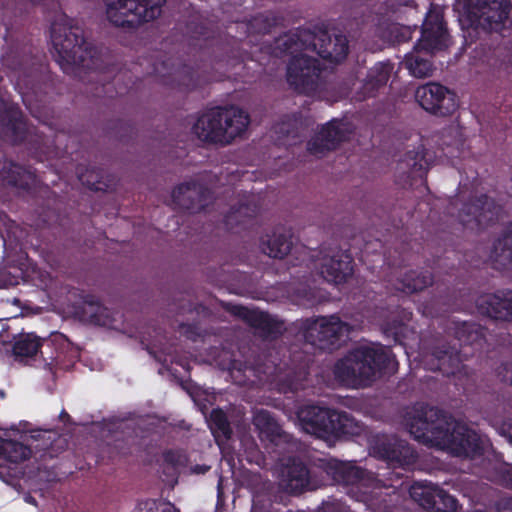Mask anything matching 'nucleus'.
I'll list each match as a JSON object with an SVG mask.
<instances>
[{
	"instance_id": "8fccbe9b",
	"label": "nucleus",
	"mask_w": 512,
	"mask_h": 512,
	"mask_svg": "<svg viewBox=\"0 0 512 512\" xmlns=\"http://www.w3.org/2000/svg\"><path fill=\"white\" fill-rule=\"evenodd\" d=\"M438 304H446V298L442 295L433 298L431 301L432 308Z\"/></svg>"
},
{
	"instance_id": "052dcab7",
	"label": "nucleus",
	"mask_w": 512,
	"mask_h": 512,
	"mask_svg": "<svg viewBox=\"0 0 512 512\" xmlns=\"http://www.w3.org/2000/svg\"><path fill=\"white\" fill-rule=\"evenodd\" d=\"M474 512H487V511H484V510H476Z\"/></svg>"
},
{
	"instance_id": "58836bf2",
	"label": "nucleus",
	"mask_w": 512,
	"mask_h": 512,
	"mask_svg": "<svg viewBox=\"0 0 512 512\" xmlns=\"http://www.w3.org/2000/svg\"><path fill=\"white\" fill-rule=\"evenodd\" d=\"M303 126L301 113L286 114L275 124L274 131L285 137L297 138Z\"/></svg>"
},
{
	"instance_id": "6e6d98bb",
	"label": "nucleus",
	"mask_w": 512,
	"mask_h": 512,
	"mask_svg": "<svg viewBox=\"0 0 512 512\" xmlns=\"http://www.w3.org/2000/svg\"><path fill=\"white\" fill-rule=\"evenodd\" d=\"M247 380H249V379L247 378V379H244V380H239L238 383L239 384H246Z\"/></svg>"
},
{
	"instance_id": "7c9ffc66",
	"label": "nucleus",
	"mask_w": 512,
	"mask_h": 512,
	"mask_svg": "<svg viewBox=\"0 0 512 512\" xmlns=\"http://www.w3.org/2000/svg\"><path fill=\"white\" fill-rule=\"evenodd\" d=\"M287 489L300 494L311 488L310 471L306 464L296 458H290L283 471Z\"/></svg>"
},
{
	"instance_id": "ddd939ff",
	"label": "nucleus",
	"mask_w": 512,
	"mask_h": 512,
	"mask_svg": "<svg viewBox=\"0 0 512 512\" xmlns=\"http://www.w3.org/2000/svg\"><path fill=\"white\" fill-rule=\"evenodd\" d=\"M462 198L459 195L450 204L458 209L457 218L466 229L480 231L498 220L502 207L492 197L480 194L465 201Z\"/></svg>"
},
{
	"instance_id": "4468645a",
	"label": "nucleus",
	"mask_w": 512,
	"mask_h": 512,
	"mask_svg": "<svg viewBox=\"0 0 512 512\" xmlns=\"http://www.w3.org/2000/svg\"><path fill=\"white\" fill-rule=\"evenodd\" d=\"M187 32L190 37L196 41H202L203 43L197 44L202 50L203 54H206L204 50H212L213 59L216 64L225 62L226 65H236L243 62V57L235 46L238 42L235 38L231 42L224 43L223 41L216 39L213 36V32L205 26L202 22L190 21L187 24Z\"/></svg>"
},
{
	"instance_id": "9d476101",
	"label": "nucleus",
	"mask_w": 512,
	"mask_h": 512,
	"mask_svg": "<svg viewBox=\"0 0 512 512\" xmlns=\"http://www.w3.org/2000/svg\"><path fill=\"white\" fill-rule=\"evenodd\" d=\"M353 327L337 315L306 319L301 326L304 346L333 351L347 342Z\"/></svg>"
},
{
	"instance_id": "c03bdc74",
	"label": "nucleus",
	"mask_w": 512,
	"mask_h": 512,
	"mask_svg": "<svg viewBox=\"0 0 512 512\" xmlns=\"http://www.w3.org/2000/svg\"><path fill=\"white\" fill-rule=\"evenodd\" d=\"M497 476L500 483L508 488L512 489V465L504 464L497 470Z\"/></svg>"
},
{
	"instance_id": "7ed1b4c3",
	"label": "nucleus",
	"mask_w": 512,
	"mask_h": 512,
	"mask_svg": "<svg viewBox=\"0 0 512 512\" xmlns=\"http://www.w3.org/2000/svg\"><path fill=\"white\" fill-rule=\"evenodd\" d=\"M314 355L298 344L273 345L264 349L252 362L246 361L237 369L253 375L259 382L277 384L284 392H296L310 374Z\"/></svg>"
},
{
	"instance_id": "09e8293b",
	"label": "nucleus",
	"mask_w": 512,
	"mask_h": 512,
	"mask_svg": "<svg viewBox=\"0 0 512 512\" xmlns=\"http://www.w3.org/2000/svg\"><path fill=\"white\" fill-rule=\"evenodd\" d=\"M499 512H512V497L504 498L501 501Z\"/></svg>"
},
{
	"instance_id": "2eb2a0df",
	"label": "nucleus",
	"mask_w": 512,
	"mask_h": 512,
	"mask_svg": "<svg viewBox=\"0 0 512 512\" xmlns=\"http://www.w3.org/2000/svg\"><path fill=\"white\" fill-rule=\"evenodd\" d=\"M2 64L13 73L18 85L23 83L26 87L33 85L44 68L42 56L26 46L9 48L2 56Z\"/></svg>"
},
{
	"instance_id": "423d86ee",
	"label": "nucleus",
	"mask_w": 512,
	"mask_h": 512,
	"mask_svg": "<svg viewBox=\"0 0 512 512\" xmlns=\"http://www.w3.org/2000/svg\"><path fill=\"white\" fill-rule=\"evenodd\" d=\"M50 37L64 71L67 67L97 68L96 48L85 39L83 29L73 25L71 19L64 16L52 22Z\"/></svg>"
},
{
	"instance_id": "412c9836",
	"label": "nucleus",
	"mask_w": 512,
	"mask_h": 512,
	"mask_svg": "<svg viewBox=\"0 0 512 512\" xmlns=\"http://www.w3.org/2000/svg\"><path fill=\"white\" fill-rule=\"evenodd\" d=\"M171 197L176 208L188 213H198L211 201L212 191L197 181H190L174 188Z\"/></svg>"
},
{
	"instance_id": "0eeeda50",
	"label": "nucleus",
	"mask_w": 512,
	"mask_h": 512,
	"mask_svg": "<svg viewBox=\"0 0 512 512\" xmlns=\"http://www.w3.org/2000/svg\"><path fill=\"white\" fill-rule=\"evenodd\" d=\"M249 123L250 117L243 109L217 106L202 113L192 131L203 142L227 145L241 136Z\"/></svg>"
},
{
	"instance_id": "de8ad7c7",
	"label": "nucleus",
	"mask_w": 512,
	"mask_h": 512,
	"mask_svg": "<svg viewBox=\"0 0 512 512\" xmlns=\"http://www.w3.org/2000/svg\"><path fill=\"white\" fill-rule=\"evenodd\" d=\"M501 433L512 444V420L511 419L502 424Z\"/></svg>"
},
{
	"instance_id": "37998d69",
	"label": "nucleus",
	"mask_w": 512,
	"mask_h": 512,
	"mask_svg": "<svg viewBox=\"0 0 512 512\" xmlns=\"http://www.w3.org/2000/svg\"><path fill=\"white\" fill-rule=\"evenodd\" d=\"M163 461L172 468L180 467L184 464L182 453L173 449H168L163 452Z\"/></svg>"
},
{
	"instance_id": "4d7b16f0",
	"label": "nucleus",
	"mask_w": 512,
	"mask_h": 512,
	"mask_svg": "<svg viewBox=\"0 0 512 512\" xmlns=\"http://www.w3.org/2000/svg\"><path fill=\"white\" fill-rule=\"evenodd\" d=\"M235 369H236V362H233V363H232V371H234ZM233 373H234V372H232V374H233Z\"/></svg>"
},
{
	"instance_id": "b1692460",
	"label": "nucleus",
	"mask_w": 512,
	"mask_h": 512,
	"mask_svg": "<svg viewBox=\"0 0 512 512\" xmlns=\"http://www.w3.org/2000/svg\"><path fill=\"white\" fill-rule=\"evenodd\" d=\"M477 309L482 314L496 321H512V290H498L477 299Z\"/></svg>"
},
{
	"instance_id": "13d9d810",
	"label": "nucleus",
	"mask_w": 512,
	"mask_h": 512,
	"mask_svg": "<svg viewBox=\"0 0 512 512\" xmlns=\"http://www.w3.org/2000/svg\"><path fill=\"white\" fill-rule=\"evenodd\" d=\"M29 499H30V500H28V502H30V503H35V500H34L32 497H30Z\"/></svg>"
},
{
	"instance_id": "5fc2aeb1",
	"label": "nucleus",
	"mask_w": 512,
	"mask_h": 512,
	"mask_svg": "<svg viewBox=\"0 0 512 512\" xmlns=\"http://www.w3.org/2000/svg\"><path fill=\"white\" fill-rule=\"evenodd\" d=\"M395 476H396V482H399V484L401 485L402 484L401 477H399L398 473H395Z\"/></svg>"
},
{
	"instance_id": "e433bc0d",
	"label": "nucleus",
	"mask_w": 512,
	"mask_h": 512,
	"mask_svg": "<svg viewBox=\"0 0 512 512\" xmlns=\"http://www.w3.org/2000/svg\"><path fill=\"white\" fill-rule=\"evenodd\" d=\"M208 424L217 444L224 443L231 439L233 430L227 414L221 408L212 409Z\"/></svg>"
},
{
	"instance_id": "a878e982",
	"label": "nucleus",
	"mask_w": 512,
	"mask_h": 512,
	"mask_svg": "<svg viewBox=\"0 0 512 512\" xmlns=\"http://www.w3.org/2000/svg\"><path fill=\"white\" fill-rule=\"evenodd\" d=\"M327 282L341 284L348 280L354 272V260L348 250L323 258L320 269Z\"/></svg>"
},
{
	"instance_id": "f3484780",
	"label": "nucleus",
	"mask_w": 512,
	"mask_h": 512,
	"mask_svg": "<svg viewBox=\"0 0 512 512\" xmlns=\"http://www.w3.org/2000/svg\"><path fill=\"white\" fill-rule=\"evenodd\" d=\"M372 454L394 468L408 469L417 459L413 447L395 435L377 437L371 447Z\"/></svg>"
},
{
	"instance_id": "c85d7f7f",
	"label": "nucleus",
	"mask_w": 512,
	"mask_h": 512,
	"mask_svg": "<svg viewBox=\"0 0 512 512\" xmlns=\"http://www.w3.org/2000/svg\"><path fill=\"white\" fill-rule=\"evenodd\" d=\"M327 473L333 480L346 486H358L371 480V474L351 462L333 460L327 464Z\"/></svg>"
},
{
	"instance_id": "72a5a7b5",
	"label": "nucleus",
	"mask_w": 512,
	"mask_h": 512,
	"mask_svg": "<svg viewBox=\"0 0 512 512\" xmlns=\"http://www.w3.org/2000/svg\"><path fill=\"white\" fill-rule=\"evenodd\" d=\"M31 454L32 450L29 446L16 440L0 438V469L7 467L8 464L24 462L30 458Z\"/></svg>"
},
{
	"instance_id": "9b49d317",
	"label": "nucleus",
	"mask_w": 512,
	"mask_h": 512,
	"mask_svg": "<svg viewBox=\"0 0 512 512\" xmlns=\"http://www.w3.org/2000/svg\"><path fill=\"white\" fill-rule=\"evenodd\" d=\"M106 17L115 27L134 31L156 19L166 0H103Z\"/></svg>"
},
{
	"instance_id": "f8f14e48",
	"label": "nucleus",
	"mask_w": 512,
	"mask_h": 512,
	"mask_svg": "<svg viewBox=\"0 0 512 512\" xmlns=\"http://www.w3.org/2000/svg\"><path fill=\"white\" fill-rule=\"evenodd\" d=\"M457 5L470 25L505 36L510 22V0H458Z\"/></svg>"
},
{
	"instance_id": "c756f323",
	"label": "nucleus",
	"mask_w": 512,
	"mask_h": 512,
	"mask_svg": "<svg viewBox=\"0 0 512 512\" xmlns=\"http://www.w3.org/2000/svg\"><path fill=\"white\" fill-rule=\"evenodd\" d=\"M394 64L390 61L376 63L367 73L366 79L361 88V96L363 99L375 97L377 92L386 86Z\"/></svg>"
},
{
	"instance_id": "473e14b6",
	"label": "nucleus",
	"mask_w": 512,
	"mask_h": 512,
	"mask_svg": "<svg viewBox=\"0 0 512 512\" xmlns=\"http://www.w3.org/2000/svg\"><path fill=\"white\" fill-rule=\"evenodd\" d=\"M260 246L269 257L283 259L292 249V236L286 232L275 230L271 235L267 234L265 237H261Z\"/></svg>"
},
{
	"instance_id": "a211bd4d",
	"label": "nucleus",
	"mask_w": 512,
	"mask_h": 512,
	"mask_svg": "<svg viewBox=\"0 0 512 512\" xmlns=\"http://www.w3.org/2000/svg\"><path fill=\"white\" fill-rule=\"evenodd\" d=\"M224 308L231 315L241 319L247 325L258 330L264 338H277L284 329L283 322L271 316L268 312L250 309L240 304L227 303Z\"/></svg>"
},
{
	"instance_id": "bb28decb",
	"label": "nucleus",
	"mask_w": 512,
	"mask_h": 512,
	"mask_svg": "<svg viewBox=\"0 0 512 512\" xmlns=\"http://www.w3.org/2000/svg\"><path fill=\"white\" fill-rule=\"evenodd\" d=\"M259 210L260 207L253 197H245L224 216V225L233 233L246 230L253 225Z\"/></svg>"
},
{
	"instance_id": "aec40b11",
	"label": "nucleus",
	"mask_w": 512,
	"mask_h": 512,
	"mask_svg": "<svg viewBox=\"0 0 512 512\" xmlns=\"http://www.w3.org/2000/svg\"><path fill=\"white\" fill-rule=\"evenodd\" d=\"M411 498L423 509L432 512H457L458 500L438 486L415 483L409 490Z\"/></svg>"
},
{
	"instance_id": "f704fd0d",
	"label": "nucleus",
	"mask_w": 512,
	"mask_h": 512,
	"mask_svg": "<svg viewBox=\"0 0 512 512\" xmlns=\"http://www.w3.org/2000/svg\"><path fill=\"white\" fill-rule=\"evenodd\" d=\"M0 176L9 186L22 189L29 186V172L12 160L0 161Z\"/></svg>"
},
{
	"instance_id": "20e7f679",
	"label": "nucleus",
	"mask_w": 512,
	"mask_h": 512,
	"mask_svg": "<svg viewBox=\"0 0 512 512\" xmlns=\"http://www.w3.org/2000/svg\"><path fill=\"white\" fill-rule=\"evenodd\" d=\"M397 366L390 348L359 346L334 364L333 375L341 384L358 388L370 385L377 374L394 372Z\"/></svg>"
},
{
	"instance_id": "bf43d9fd",
	"label": "nucleus",
	"mask_w": 512,
	"mask_h": 512,
	"mask_svg": "<svg viewBox=\"0 0 512 512\" xmlns=\"http://www.w3.org/2000/svg\"><path fill=\"white\" fill-rule=\"evenodd\" d=\"M436 313H434L433 311L430 312V315L431 317H434Z\"/></svg>"
},
{
	"instance_id": "6e6552de",
	"label": "nucleus",
	"mask_w": 512,
	"mask_h": 512,
	"mask_svg": "<svg viewBox=\"0 0 512 512\" xmlns=\"http://www.w3.org/2000/svg\"><path fill=\"white\" fill-rule=\"evenodd\" d=\"M296 417L301 429L317 438H339L359 433L355 419L347 412L314 404L300 406Z\"/></svg>"
},
{
	"instance_id": "a18cd8bd",
	"label": "nucleus",
	"mask_w": 512,
	"mask_h": 512,
	"mask_svg": "<svg viewBox=\"0 0 512 512\" xmlns=\"http://www.w3.org/2000/svg\"><path fill=\"white\" fill-rule=\"evenodd\" d=\"M158 507L154 500H145L137 504L132 512H157Z\"/></svg>"
},
{
	"instance_id": "f03ea898",
	"label": "nucleus",
	"mask_w": 512,
	"mask_h": 512,
	"mask_svg": "<svg viewBox=\"0 0 512 512\" xmlns=\"http://www.w3.org/2000/svg\"><path fill=\"white\" fill-rule=\"evenodd\" d=\"M407 427L418 442L452 456L474 459L484 453L482 439L475 430L455 421L437 407L418 405L408 417Z\"/></svg>"
},
{
	"instance_id": "cd10ccee",
	"label": "nucleus",
	"mask_w": 512,
	"mask_h": 512,
	"mask_svg": "<svg viewBox=\"0 0 512 512\" xmlns=\"http://www.w3.org/2000/svg\"><path fill=\"white\" fill-rule=\"evenodd\" d=\"M154 73L162 78V82L177 88L180 91H191L203 84L209 82L211 77L200 75L198 70L187 65L182 66L173 73L161 74L157 66L154 67Z\"/></svg>"
},
{
	"instance_id": "1a4fd4ad",
	"label": "nucleus",
	"mask_w": 512,
	"mask_h": 512,
	"mask_svg": "<svg viewBox=\"0 0 512 512\" xmlns=\"http://www.w3.org/2000/svg\"><path fill=\"white\" fill-rule=\"evenodd\" d=\"M448 46L449 34L443 16L429 10L422 24L421 37L414 46L417 55H408L405 60L410 73L417 78L429 76L432 73L433 65L429 59L418 55V53L425 52L431 55Z\"/></svg>"
},
{
	"instance_id": "a19ab883",
	"label": "nucleus",
	"mask_w": 512,
	"mask_h": 512,
	"mask_svg": "<svg viewBox=\"0 0 512 512\" xmlns=\"http://www.w3.org/2000/svg\"><path fill=\"white\" fill-rule=\"evenodd\" d=\"M91 308H93L95 311H93L89 314L90 322L95 325H98V326L107 325V323H108L107 309L99 304H97V305L91 304Z\"/></svg>"
},
{
	"instance_id": "4c0bfd02",
	"label": "nucleus",
	"mask_w": 512,
	"mask_h": 512,
	"mask_svg": "<svg viewBox=\"0 0 512 512\" xmlns=\"http://www.w3.org/2000/svg\"><path fill=\"white\" fill-rule=\"evenodd\" d=\"M490 257L503 267L512 264V222L504 235L494 242Z\"/></svg>"
},
{
	"instance_id": "3c124183",
	"label": "nucleus",
	"mask_w": 512,
	"mask_h": 512,
	"mask_svg": "<svg viewBox=\"0 0 512 512\" xmlns=\"http://www.w3.org/2000/svg\"><path fill=\"white\" fill-rule=\"evenodd\" d=\"M198 308H202V305L194 304L191 302H189L187 308H185L184 306H181V309L183 311H189V312L194 311V310H196L198 312Z\"/></svg>"
},
{
	"instance_id": "5701e85b",
	"label": "nucleus",
	"mask_w": 512,
	"mask_h": 512,
	"mask_svg": "<svg viewBox=\"0 0 512 512\" xmlns=\"http://www.w3.org/2000/svg\"><path fill=\"white\" fill-rule=\"evenodd\" d=\"M351 130L342 121L333 119L322 126L315 139L308 142V149L313 154L335 150L342 142L349 140Z\"/></svg>"
},
{
	"instance_id": "ea45409f",
	"label": "nucleus",
	"mask_w": 512,
	"mask_h": 512,
	"mask_svg": "<svg viewBox=\"0 0 512 512\" xmlns=\"http://www.w3.org/2000/svg\"><path fill=\"white\" fill-rule=\"evenodd\" d=\"M40 347V338L33 334H26L14 342L13 353L20 357H32L37 354Z\"/></svg>"
},
{
	"instance_id": "4be33fe9",
	"label": "nucleus",
	"mask_w": 512,
	"mask_h": 512,
	"mask_svg": "<svg viewBox=\"0 0 512 512\" xmlns=\"http://www.w3.org/2000/svg\"><path fill=\"white\" fill-rule=\"evenodd\" d=\"M253 424L262 442H267L276 448L281 447L282 451H285L286 446H290L294 442L293 436L285 432L267 410L257 411L253 417Z\"/></svg>"
},
{
	"instance_id": "2f4dec72",
	"label": "nucleus",
	"mask_w": 512,
	"mask_h": 512,
	"mask_svg": "<svg viewBox=\"0 0 512 512\" xmlns=\"http://www.w3.org/2000/svg\"><path fill=\"white\" fill-rule=\"evenodd\" d=\"M77 174L80 182L92 191L107 192L114 189V176L107 174L102 168L91 166L84 169L79 165Z\"/></svg>"
},
{
	"instance_id": "f257e3e1",
	"label": "nucleus",
	"mask_w": 512,
	"mask_h": 512,
	"mask_svg": "<svg viewBox=\"0 0 512 512\" xmlns=\"http://www.w3.org/2000/svg\"><path fill=\"white\" fill-rule=\"evenodd\" d=\"M277 48L285 54L292 55L286 72V80L291 89L298 94L312 95L320 84L322 65L318 59L301 51L316 52L323 60L340 63L348 55V40L345 35L331 37L327 29L299 27L276 41Z\"/></svg>"
},
{
	"instance_id": "603ef678",
	"label": "nucleus",
	"mask_w": 512,
	"mask_h": 512,
	"mask_svg": "<svg viewBox=\"0 0 512 512\" xmlns=\"http://www.w3.org/2000/svg\"><path fill=\"white\" fill-rule=\"evenodd\" d=\"M324 512H345V511L335 505H328L324 508Z\"/></svg>"
},
{
	"instance_id": "c9c22d12",
	"label": "nucleus",
	"mask_w": 512,
	"mask_h": 512,
	"mask_svg": "<svg viewBox=\"0 0 512 512\" xmlns=\"http://www.w3.org/2000/svg\"><path fill=\"white\" fill-rule=\"evenodd\" d=\"M433 283L432 273L425 271L410 270L399 280L397 289L404 293H415L422 291Z\"/></svg>"
},
{
	"instance_id": "79ce46f5",
	"label": "nucleus",
	"mask_w": 512,
	"mask_h": 512,
	"mask_svg": "<svg viewBox=\"0 0 512 512\" xmlns=\"http://www.w3.org/2000/svg\"><path fill=\"white\" fill-rule=\"evenodd\" d=\"M496 376L500 382L512 386V360L502 362L496 369Z\"/></svg>"
},
{
	"instance_id": "864d4df0",
	"label": "nucleus",
	"mask_w": 512,
	"mask_h": 512,
	"mask_svg": "<svg viewBox=\"0 0 512 512\" xmlns=\"http://www.w3.org/2000/svg\"><path fill=\"white\" fill-rule=\"evenodd\" d=\"M60 418L63 420L64 418H69V414L65 411V410H62V412L60 413Z\"/></svg>"
},
{
	"instance_id": "39448f33",
	"label": "nucleus",
	"mask_w": 512,
	"mask_h": 512,
	"mask_svg": "<svg viewBox=\"0 0 512 512\" xmlns=\"http://www.w3.org/2000/svg\"><path fill=\"white\" fill-rule=\"evenodd\" d=\"M453 343L440 341L431 348L432 369L452 376L464 369V361L474 357L485 342L484 328L468 321H451Z\"/></svg>"
},
{
	"instance_id": "6ab92c4d",
	"label": "nucleus",
	"mask_w": 512,
	"mask_h": 512,
	"mask_svg": "<svg viewBox=\"0 0 512 512\" xmlns=\"http://www.w3.org/2000/svg\"><path fill=\"white\" fill-rule=\"evenodd\" d=\"M432 163L433 157L423 145L407 151L397 164V181L404 186L414 185V181L426 178Z\"/></svg>"
},
{
	"instance_id": "dca6fc26",
	"label": "nucleus",
	"mask_w": 512,
	"mask_h": 512,
	"mask_svg": "<svg viewBox=\"0 0 512 512\" xmlns=\"http://www.w3.org/2000/svg\"><path fill=\"white\" fill-rule=\"evenodd\" d=\"M415 99L425 111L440 117L452 115L459 106L456 93L435 82L419 86Z\"/></svg>"
},
{
	"instance_id": "393cba45",
	"label": "nucleus",
	"mask_w": 512,
	"mask_h": 512,
	"mask_svg": "<svg viewBox=\"0 0 512 512\" xmlns=\"http://www.w3.org/2000/svg\"><path fill=\"white\" fill-rule=\"evenodd\" d=\"M0 131L14 144L25 141L27 123L22 110L17 105L2 103L0 106Z\"/></svg>"
},
{
	"instance_id": "49530a36",
	"label": "nucleus",
	"mask_w": 512,
	"mask_h": 512,
	"mask_svg": "<svg viewBox=\"0 0 512 512\" xmlns=\"http://www.w3.org/2000/svg\"><path fill=\"white\" fill-rule=\"evenodd\" d=\"M181 332H183L188 338L195 340L199 336V328L195 324H184L180 325Z\"/></svg>"
}]
</instances>
